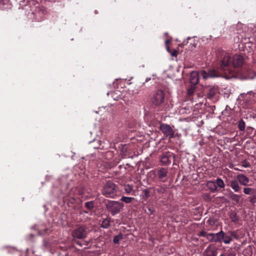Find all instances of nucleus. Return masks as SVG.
Instances as JSON below:
<instances>
[{
  "label": "nucleus",
  "mask_w": 256,
  "mask_h": 256,
  "mask_svg": "<svg viewBox=\"0 0 256 256\" xmlns=\"http://www.w3.org/2000/svg\"><path fill=\"white\" fill-rule=\"evenodd\" d=\"M244 58L240 55H234L231 60L230 56L227 54L226 55L222 61L220 66V70L226 73L228 72L229 73L232 72V70L230 68V63L232 64L234 68H238L244 64Z\"/></svg>",
  "instance_id": "f257e3e1"
},
{
  "label": "nucleus",
  "mask_w": 256,
  "mask_h": 256,
  "mask_svg": "<svg viewBox=\"0 0 256 256\" xmlns=\"http://www.w3.org/2000/svg\"><path fill=\"white\" fill-rule=\"evenodd\" d=\"M123 207L124 204L118 201H109L106 204V208L112 215L120 212Z\"/></svg>",
  "instance_id": "f03ea898"
},
{
  "label": "nucleus",
  "mask_w": 256,
  "mask_h": 256,
  "mask_svg": "<svg viewBox=\"0 0 256 256\" xmlns=\"http://www.w3.org/2000/svg\"><path fill=\"white\" fill-rule=\"evenodd\" d=\"M116 192V185L111 182H107L102 189V194L108 198H114Z\"/></svg>",
  "instance_id": "7ed1b4c3"
},
{
  "label": "nucleus",
  "mask_w": 256,
  "mask_h": 256,
  "mask_svg": "<svg viewBox=\"0 0 256 256\" xmlns=\"http://www.w3.org/2000/svg\"><path fill=\"white\" fill-rule=\"evenodd\" d=\"M238 99L243 101L246 106L252 104L254 101V94L252 91L246 94H241L238 96Z\"/></svg>",
  "instance_id": "20e7f679"
},
{
  "label": "nucleus",
  "mask_w": 256,
  "mask_h": 256,
  "mask_svg": "<svg viewBox=\"0 0 256 256\" xmlns=\"http://www.w3.org/2000/svg\"><path fill=\"white\" fill-rule=\"evenodd\" d=\"M111 96L115 100H118L120 99H123L124 100H126V98L129 97V96L127 95L126 92V90L121 92L118 90H116L112 92L111 93Z\"/></svg>",
  "instance_id": "39448f33"
},
{
  "label": "nucleus",
  "mask_w": 256,
  "mask_h": 256,
  "mask_svg": "<svg viewBox=\"0 0 256 256\" xmlns=\"http://www.w3.org/2000/svg\"><path fill=\"white\" fill-rule=\"evenodd\" d=\"M200 74L204 79H206L208 78H214L222 76L217 70H215L214 69L210 70L208 72L202 70Z\"/></svg>",
  "instance_id": "423d86ee"
},
{
  "label": "nucleus",
  "mask_w": 256,
  "mask_h": 256,
  "mask_svg": "<svg viewBox=\"0 0 256 256\" xmlns=\"http://www.w3.org/2000/svg\"><path fill=\"white\" fill-rule=\"evenodd\" d=\"M223 234V231L220 230L218 233H210L206 234L207 239L210 242H221V236Z\"/></svg>",
  "instance_id": "0eeeda50"
},
{
  "label": "nucleus",
  "mask_w": 256,
  "mask_h": 256,
  "mask_svg": "<svg viewBox=\"0 0 256 256\" xmlns=\"http://www.w3.org/2000/svg\"><path fill=\"white\" fill-rule=\"evenodd\" d=\"M164 98V94L162 91L158 90L156 92L152 102L156 105H159L162 103Z\"/></svg>",
  "instance_id": "6e6552de"
},
{
  "label": "nucleus",
  "mask_w": 256,
  "mask_h": 256,
  "mask_svg": "<svg viewBox=\"0 0 256 256\" xmlns=\"http://www.w3.org/2000/svg\"><path fill=\"white\" fill-rule=\"evenodd\" d=\"M160 130L162 132L167 136L170 138L174 137V132L171 127L166 124H162L160 126Z\"/></svg>",
  "instance_id": "1a4fd4ad"
},
{
  "label": "nucleus",
  "mask_w": 256,
  "mask_h": 256,
  "mask_svg": "<svg viewBox=\"0 0 256 256\" xmlns=\"http://www.w3.org/2000/svg\"><path fill=\"white\" fill-rule=\"evenodd\" d=\"M86 232L84 227L78 228L74 233V236L78 238H84L86 237Z\"/></svg>",
  "instance_id": "9d476101"
},
{
  "label": "nucleus",
  "mask_w": 256,
  "mask_h": 256,
  "mask_svg": "<svg viewBox=\"0 0 256 256\" xmlns=\"http://www.w3.org/2000/svg\"><path fill=\"white\" fill-rule=\"evenodd\" d=\"M237 179L238 182L244 186H248V182H250L249 178L244 174H238L237 176Z\"/></svg>",
  "instance_id": "9b49d317"
},
{
  "label": "nucleus",
  "mask_w": 256,
  "mask_h": 256,
  "mask_svg": "<svg viewBox=\"0 0 256 256\" xmlns=\"http://www.w3.org/2000/svg\"><path fill=\"white\" fill-rule=\"evenodd\" d=\"M190 81L193 85H196L198 82V74L196 72H192L190 75Z\"/></svg>",
  "instance_id": "f8f14e48"
},
{
  "label": "nucleus",
  "mask_w": 256,
  "mask_h": 256,
  "mask_svg": "<svg viewBox=\"0 0 256 256\" xmlns=\"http://www.w3.org/2000/svg\"><path fill=\"white\" fill-rule=\"evenodd\" d=\"M205 252L208 256H216L217 252L211 246H208Z\"/></svg>",
  "instance_id": "ddd939ff"
},
{
  "label": "nucleus",
  "mask_w": 256,
  "mask_h": 256,
  "mask_svg": "<svg viewBox=\"0 0 256 256\" xmlns=\"http://www.w3.org/2000/svg\"><path fill=\"white\" fill-rule=\"evenodd\" d=\"M220 239L221 242H223L226 244H230L232 240L230 236L226 234L224 232Z\"/></svg>",
  "instance_id": "4468645a"
},
{
  "label": "nucleus",
  "mask_w": 256,
  "mask_h": 256,
  "mask_svg": "<svg viewBox=\"0 0 256 256\" xmlns=\"http://www.w3.org/2000/svg\"><path fill=\"white\" fill-rule=\"evenodd\" d=\"M230 186L235 192H238L240 189V186L236 180H232L230 182Z\"/></svg>",
  "instance_id": "2eb2a0df"
},
{
  "label": "nucleus",
  "mask_w": 256,
  "mask_h": 256,
  "mask_svg": "<svg viewBox=\"0 0 256 256\" xmlns=\"http://www.w3.org/2000/svg\"><path fill=\"white\" fill-rule=\"evenodd\" d=\"M206 186L212 192L217 190L216 182L214 181H208L206 184Z\"/></svg>",
  "instance_id": "dca6fc26"
},
{
  "label": "nucleus",
  "mask_w": 256,
  "mask_h": 256,
  "mask_svg": "<svg viewBox=\"0 0 256 256\" xmlns=\"http://www.w3.org/2000/svg\"><path fill=\"white\" fill-rule=\"evenodd\" d=\"M218 90L216 88H212L210 89L208 93V96L210 98H212L217 94Z\"/></svg>",
  "instance_id": "f3484780"
},
{
  "label": "nucleus",
  "mask_w": 256,
  "mask_h": 256,
  "mask_svg": "<svg viewBox=\"0 0 256 256\" xmlns=\"http://www.w3.org/2000/svg\"><path fill=\"white\" fill-rule=\"evenodd\" d=\"M158 176L160 179L166 177L167 174V171L166 169L162 168L158 172Z\"/></svg>",
  "instance_id": "a211bd4d"
},
{
  "label": "nucleus",
  "mask_w": 256,
  "mask_h": 256,
  "mask_svg": "<svg viewBox=\"0 0 256 256\" xmlns=\"http://www.w3.org/2000/svg\"><path fill=\"white\" fill-rule=\"evenodd\" d=\"M216 182V185L217 186V188L218 187L220 188H224L225 184H224L223 180H222L221 178H218L216 180V182Z\"/></svg>",
  "instance_id": "6ab92c4d"
},
{
  "label": "nucleus",
  "mask_w": 256,
  "mask_h": 256,
  "mask_svg": "<svg viewBox=\"0 0 256 256\" xmlns=\"http://www.w3.org/2000/svg\"><path fill=\"white\" fill-rule=\"evenodd\" d=\"M244 192L246 194H252L254 192V190L250 188H244Z\"/></svg>",
  "instance_id": "aec40b11"
},
{
  "label": "nucleus",
  "mask_w": 256,
  "mask_h": 256,
  "mask_svg": "<svg viewBox=\"0 0 256 256\" xmlns=\"http://www.w3.org/2000/svg\"><path fill=\"white\" fill-rule=\"evenodd\" d=\"M124 190L126 194H130L133 191V188L130 184L124 186Z\"/></svg>",
  "instance_id": "412c9836"
},
{
  "label": "nucleus",
  "mask_w": 256,
  "mask_h": 256,
  "mask_svg": "<svg viewBox=\"0 0 256 256\" xmlns=\"http://www.w3.org/2000/svg\"><path fill=\"white\" fill-rule=\"evenodd\" d=\"M238 126L240 130L244 131L245 130V122L243 120L238 122Z\"/></svg>",
  "instance_id": "4be33fe9"
},
{
  "label": "nucleus",
  "mask_w": 256,
  "mask_h": 256,
  "mask_svg": "<svg viewBox=\"0 0 256 256\" xmlns=\"http://www.w3.org/2000/svg\"><path fill=\"white\" fill-rule=\"evenodd\" d=\"M110 225V222L108 219L104 220L102 223V227L107 228Z\"/></svg>",
  "instance_id": "5701e85b"
},
{
  "label": "nucleus",
  "mask_w": 256,
  "mask_h": 256,
  "mask_svg": "<svg viewBox=\"0 0 256 256\" xmlns=\"http://www.w3.org/2000/svg\"><path fill=\"white\" fill-rule=\"evenodd\" d=\"M132 199H134L133 198L126 197L124 196L122 198L121 200L126 204H128L132 202Z\"/></svg>",
  "instance_id": "b1692460"
},
{
  "label": "nucleus",
  "mask_w": 256,
  "mask_h": 256,
  "mask_svg": "<svg viewBox=\"0 0 256 256\" xmlns=\"http://www.w3.org/2000/svg\"><path fill=\"white\" fill-rule=\"evenodd\" d=\"M122 239V236L121 234H118L116 236L113 240V242L114 244H118L120 241Z\"/></svg>",
  "instance_id": "393cba45"
},
{
  "label": "nucleus",
  "mask_w": 256,
  "mask_h": 256,
  "mask_svg": "<svg viewBox=\"0 0 256 256\" xmlns=\"http://www.w3.org/2000/svg\"><path fill=\"white\" fill-rule=\"evenodd\" d=\"M86 206L88 209H92L94 207V203L92 202H86L85 204Z\"/></svg>",
  "instance_id": "a878e982"
},
{
  "label": "nucleus",
  "mask_w": 256,
  "mask_h": 256,
  "mask_svg": "<svg viewBox=\"0 0 256 256\" xmlns=\"http://www.w3.org/2000/svg\"><path fill=\"white\" fill-rule=\"evenodd\" d=\"M194 90H195L194 87V86H191L188 90V94H190V95H192L194 92Z\"/></svg>",
  "instance_id": "bb28decb"
},
{
  "label": "nucleus",
  "mask_w": 256,
  "mask_h": 256,
  "mask_svg": "<svg viewBox=\"0 0 256 256\" xmlns=\"http://www.w3.org/2000/svg\"><path fill=\"white\" fill-rule=\"evenodd\" d=\"M228 256H236V254L234 251L230 250L228 252Z\"/></svg>",
  "instance_id": "cd10ccee"
},
{
  "label": "nucleus",
  "mask_w": 256,
  "mask_h": 256,
  "mask_svg": "<svg viewBox=\"0 0 256 256\" xmlns=\"http://www.w3.org/2000/svg\"><path fill=\"white\" fill-rule=\"evenodd\" d=\"M233 196H234V200H236L238 202L239 200L240 197V196L238 195L234 194Z\"/></svg>",
  "instance_id": "c85d7f7f"
},
{
  "label": "nucleus",
  "mask_w": 256,
  "mask_h": 256,
  "mask_svg": "<svg viewBox=\"0 0 256 256\" xmlns=\"http://www.w3.org/2000/svg\"><path fill=\"white\" fill-rule=\"evenodd\" d=\"M148 211H149V212H150V214H154V210L152 208H148Z\"/></svg>",
  "instance_id": "c756f323"
},
{
  "label": "nucleus",
  "mask_w": 256,
  "mask_h": 256,
  "mask_svg": "<svg viewBox=\"0 0 256 256\" xmlns=\"http://www.w3.org/2000/svg\"><path fill=\"white\" fill-rule=\"evenodd\" d=\"M171 55H172V56H176V55H177V52H176V51L174 50V52H172L171 53Z\"/></svg>",
  "instance_id": "7c9ffc66"
},
{
  "label": "nucleus",
  "mask_w": 256,
  "mask_h": 256,
  "mask_svg": "<svg viewBox=\"0 0 256 256\" xmlns=\"http://www.w3.org/2000/svg\"><path fill=\"white\" fill-rule=\"evenodd\" d=\"M144 192L145 196H148V194H149V192H148V190H144Z\"/></svg>",
  "instance_id": "2f4dec72"
},
{
  "label": "nucleus",
  "mask_w": 256,
  "mask_h": 256,
  "mask_svg": "<svg viewBox=\"0 0 256 256\" xmlns=\"http://www.w3.org/2000/svg\"><path fill=\"white\" fill-rule=\"evenodd\" d=\"M242 166L244 168H248L250 166V165L248 164H247L246 162H245L244 164H242Z\"/></svg>",
  "instance_id": "473e14b6"
},
{
  "label": "nucleus",
  "mask_w": 256,
  "mask_h": 256,
  "mask_svg": "<svg viewBox=\"0 0 256 256\" xmlns=\"http://www.w3.org/2000/svg\"><path fill=\"white\" fill-rule=\"evenodd\" d=\"M200 235H201L202 236H206V233L205 232H202L200 233Z\"/></svg>",
  "instance_id": "72a5a7b5"
},
{
  "label": "nucleus",
  "mask_w": 256,
  "mask_h": 256,
  "mask_svg": "<svg viewBox=\"0 0 256 256\" xmlns=\"http://www.w3.org/2000/svg\"><path fill=\"white\" fill-rule=\"evenodd\" d=\"M170 42V40H166V46L168 45V44Z\"/></svg>",
  "instance_id": "f704fd0d"
},
{
  "label": "nucleus",
  "mask_w": 256,
  "mask_h": 256,
  "mask_svg": "<svg viewBox=\"0 0 256 256\" xmlns=\"http://www.w3.org/2000/svg\"><path fill=\"white\" fill-rule=\"evenodd\" d=\"M166 50L168 52H170V48L168 47V46H166Z\"/></svg>",
  "instance_id": "c9c22d12"
},
{
  "label": "nucleus",
  "mask_w": 256,
  "mask_h": 256,
  "mask_svg": "<svg viewBox=\"0 0 256 256\" xmlns=\"http://www.w3.org/2000/svg\"><path fill=\"white\" fill-rule=\"evenodd\" d=\"M236 220H237V218L234 217V218H232V221L236 222Z\"/></svg>",
  "instance_id": "e433bc0d"
},
{
  "label": "nucleus",
  "mask_w": 256,
  "mask_h": 256,
  "mask_svg": "<svg viewBox=\"0 0 256 256\" xmlns=\"http://www.w3.org/2000/svg\"><path fill=\"white\" fill-rule=\"evenodd\" d=\"M136 92H134H134H132V93H130V94H130V95H132V94H136Z\"/></svg>",
  "instance_id": "4c0bfd02"
},
{
  "label": "nucleus",
  "mask_w": 256,
  "mask_h": 256,
  "mask_svg": "<svg viewBox=\"0 0 256 256\" xmlns=\"http://www.w3.org/2000/svg\"><path fill=\"white\" fill-rule=\"evenodd\" d=\"M106 147H105L104 146H102V148H106Z\"/></svg>",
  "instance_id": "58836bf2"
},
{
  "label": "nucleus",
  "mask_w": 256,
  "mask_h": 256,
  "mask_svg": "<svg viewBox=\"0 0 256 256\" xmlns=\"http://www.w3.org/2000/svg\"><path fill=\"white\" fill-rule=\"evenodd\" d=\"M220 256H225L224 254H220Z\"/></svg>",
  "instance_id": "ea45409f"
},
{
  "label": "nucleus",
  "mask_w": 256,
  "mask_h": 256,
  "mask_svg": "<svg viewBox=\"0 0 256 256\" xmlns=\"http://www.w3.org/2000/svg\"><path fill=\"white\" fill-rule=\"evenodd\" d=\"M2 1V0H0V2Z\"/></svg>",
  "instance_id": "a19ab883"
}]
</instances>
